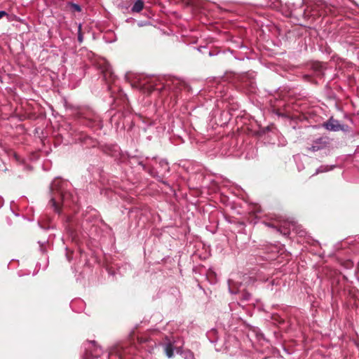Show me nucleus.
Returning <instances> with one entry per match:
<instances>
[{"instance_id": "nucleus-1", "label": "nucleus", "mask_w": 359, "mask_h": 359, "mask_svg": "<svg viewBox=\"0 0 359 359\" xmlns=\"http://www.w3.org/2000/svg\"><path fill=\"white\" fill-rule=\"evenodd\" d=\"M67 182L60 179H55L53 181L50 186V204L55 212H60V203L63 207L70 206L71 204H75L78 202V198L69 191L65 190V185Z\"/></svg>"}, {"instance_id": "nucleus-2", "label": "nucleus", "mask_w": 359, "mask_h": 359, "mask_svg": "<svg viewBox=\"0 0 359 359\" xmlns=\"http://www.w3.org/2000/svg\"><path fill=\"white\" fill-rule=\"evenodd\" d=\"M136 339L137 341V345H135V347H131L130 348L119 346L116 347L110 351L109 356L111 358L115 355L117 356L118 359H126V355L128 353L130 354L132 351L135 348H142L149 352H151L156 346V343L154 340L146 336H137Z\"/></svg>"}, {"instance_id": "nucleus-3", "label": "nucleus", "mask_w": 359, "mask_h": 359, "mask_svg": "<svg viewBox=\"0 0 359 359\" xmlns=\"http://www.w3.org/2000/svg\"><path fill=\"white\" fill-rule=\"evenodd\" d=\"M183 344V341L181 339H175V337H172L171 338L166 337L162 346L168 358H172L174 355V351H176L177 353H180L184 359H195L194 353L190 351H182Z\"/></svg>"}, {"instance_id": "nucleus-4", "label": "nucleus", "mask_w": 359, "mask_h": 359, "mask_svg": "<svg viewBox=\"0 0 359 359\" xmlns=\"http://www.w3.org/2000/svg\"><path fill=\"white\" fill-rule=\"evenodd\" d=\"M85 354L83 359H93L98 358L102 353L100 347H98L94 341H88L84 344Z\"/></svg>"}, {"instance_id": "nucleus-5", "label": "nucleus", "mask_w": 359, "mask_h": 359, "mask_svg": "<svg viewBox=\"0 0 359 359\" xmlns=\"http://www.w3.org/2000/svg\"><path fill=\"white\" fill-rule=\"evenodd\" d=\"M327 144V142L323 138L317 139L313 142L311 147L308 149L312 151H317L325 148Z\"/></svg>"}, {"instance_id": "nucleus-6", "label": "nucleus", "mask_w": 359, "mask_h": 359, "mask_svg": "<svg viewBox=\"0 0 359 359\" xmlns=\"http://www.w3.org/2000/svg\"><path fill=\"white\" fill-rule=\"evenodd\" d=\"M325 127L326 129L331 131H339L342 129L339 121L333 118H330L327 122H326L325 123Z\"/></svg>"}, {"instance_id": "nucleus-7", "label": "nucleus", "mask_w": 359, "mask_h": 359, "mask_svg": "<svg viewBox=\"0 0 359 359\" xmlns=\"http://www.w3.org/2000/svg\"><path fill=\"white\" fill-rule=\"evenodd\" d=\"M158 164L161 169L158 173L161 174V176H164L170 170L168 163L165 160H161Z\"/></svg>"}, {"instance_id": "nucleus-8", "label": "nucleus", "mask_w": 359, "mask_h": 359, "mask_svg": "<svg viewBox=\"0 0 359 359\" xmlns=\"http://www.w3.org/2000/svg\"><path fill=\"white\" fill-rule=\"evenodd\" d=\"M144 7V2L142 0H135L134 4L131 8L133 13L140 12Z\"/></svg>"}, {"instance_id": "nucleus-9", "label": "nucleus", "mask_w": 359, "mask_h": 359, "mask_svg": "<svg viewBox=\"0 0 359 359\" xmlns=\"http://www.w3.org/2000/svg\"><path fill=\"white\" fill-rule=\"evenodd\" d=\"M146 82L144 81H140L139 83L137 84H132V86L133 88H140L141 90H145V89H148L149 92H151L154 88L153 86H149L148 87L146 86Z\"/></svg>"}, {"instance_id": "nucleus-10", "label": "nucleus", "mask_w": 359, "mask_h": 359, "mask_svg": "<svg viewBox=\"0 0 359 359\" xmlns=\"http://www.w3.org/2000/svg\"><path fill=\"white\" fill-rule=\"evenodd\" d=\"M241 301L243 302H250L252 301V296L250 292L243 290L241 294Z\"/></svg>"}, {"instance_id": "nucleus-11", "label": "nucleus", "mask_w": 359, "mask_h": 359, "mask_svg": "<svg viewBox=\"0 0 359 359\" xmlns=\"http://www.w3.org/2000/svg\"><path fill=\"white\" fill-rule=\"evenodd\" d=\"M334 168V166H330V165H321L320 167H319L316 171V175L317 174H319V173H321V172H327V171H330L331 170H332Z\"/></svg>"}, {"instance_id": "nucleus-12", "label": "nucleus", "mask_w": 359, "mask_h": 359, "mask_svg": "<svg viewBox=\"0 0 359 359\" xmlns=\"http://www.w3.org/2000/svg\"><path fill=\"white\" fill-rule=\"evenodd\" d=\"M234 287H236V283L232 280H229V289L231 293H238L240 292V290H235Z\"/></svg>"}, {"instance_id": "nucleus-13", "label": "nucleus", "mask_w": 359, "mask_h": 359, "mask_svg": "<svg viewBox=\"0 0 359 359\" xmlns=\"http://www.w3.org/2000/svg\"><path fill=\"white\" fill-rule=\"evenodd\" d=\"M71 7H72V8L74 11H77V12H80V11H81V7H80V6H79L78 4H71Z\"/></svg>"}, {"instance_id": "nucleus-14", "label": "nucleus", "mask_w": 359, "mask_h": 359, "mask_svg": "<svg viewBox=\"0 0 359 359\" xmlns=\"http://www.w3.org/2000/svg\"><path fill=\"white\" fill-rule=\"evenodd\" d=\"M315 66H316V67H315V68L318 69V70H317V74H318V75L321 74H322V65H321V64H320V63H316V64L315 65Z\"/></svg>"}, {"instance_id": "nucleus-15", "label": "nucleus", "mask_w": 359, "mask_h": 359, "mask_svg": "<svg viewBox=\"0 0 359 359\" xmlns=\"http://www.w3.org/2000/svg\"><path fill=\"white\" fill-rule=\"evenodd\" d=\"M81 25H80L79 26L78 40L79 41V42L81 43L83 41V36H82V34L81 33Z\"/></svg>"}, {"instance_id": "nucleus-16", "label": "nucleus", "mask_w": 359, "mask_h": 359, "mask_svg": "<svg viewBox=\"0 0 359 359\" xmlns=\"http://www.w3.org/2000/svg\"><path fill=\"white\" fill-rule=\"evenodd\" d=\"M149 173H150V175H151V176H153V177H161V176L156 175V173H157V172H156V171H154V170H151L149 171Z\"/></svg>"}, {"instance_id": "nucleus-17", "label": "nucleus", "mask_w": 359, "mask_h": 359, "mask_svg": "<svg viewBox=\"0 0 359 359\" xmlns=\"http://www.w3.org/2000/svg\"><path fill=\"white\" fill-rule=\"evenodd\" d=\"M7 13L4 11H0V19L2 18L4 16L7 15Z\"/></svg>"}]
</instances>
